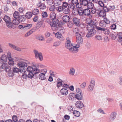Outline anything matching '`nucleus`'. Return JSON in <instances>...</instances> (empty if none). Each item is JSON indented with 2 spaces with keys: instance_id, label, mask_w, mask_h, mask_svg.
<instances>
[{
  "instance_id": "21",
  "label": "nucleus",
  "mask_w": 122,
  "mask_h": 122,
  "mask_svg": "<svg viewBox=\"0 0 122 122\" xmlns=\"http://www.w3.org/2000/svg\"><path fill=\"white\" fill-rule=\"evenodd\" d=\"M62 19L64 22L66 23L70 21V18L69 16L67 15H65L63 17Z\"/></svg>"
},
{
  "instance_id": "63",
  "label": "nucleus",
  "mask_w": 122,
  "mask_h": 122,
  "mask_svg": "<svg viewBox=\"0 0 122 122\" xmlns=\"http://www.w3.org/2000/svg\"><path fill=\"white\" fill-rule=\"evenodd\" d=\"M25 8L23 7H20L19 9V11L21 13H23L25 11Z\"/></svg>"
},
{
  "instance_id": "34",
  "label": "nucleus",
  "mask_w": 122,
  "mask_h": 122,
  "mask_svg": "<svg viewBox=\"0 0 122 122\" xmlns=\"http://www.w3.org/2000/svg\"><path fill=\"white\" fill-rule=\"evenodd\" d=\"M0 58L1 60L5 62L7 60V57L5 54L2 55Z\"/></svg>"
},
{
  "instance_id": "1",
  "label": "nucleus",
  "mask_w": 122,
  "mask_h": 122,
  "mask_svg": "<svg viewBox=\"0 0 122 122\" xmlns=\"http://www.w3.org/2000/svg\"><path fill=\"white\" fill-rule=\"evenodd\" d=\"M30 63V62L27 61H21L17 64V65L20 68H25L27 67L28 65Z\"/></svg>"
},
{
  "instance_id": "39",
  "label": "nucleus",
  "mask_w": 122,
  "mask_h": 122,
  "mask_svg": "<svg viewBox=\"0 0 122 122\" xmlns=\"http://www.w3.org/2000/svg\"><path fill=\"white\" fill-rule=\"evenodd\" d=\"M82 4L84 6H87L88 2L87 0H80Z\"/></svg>"
},
{
  "instance_id": "52",
  "label": "nucleus",
  "mask_w": 122,
  "mask_h": 122,
  "mask_svg": "<svg viewBox=\"0 0 122 122\" xmlns=\"http://www.w3.org/2000/svg\"><path fill=\"white\" fill-rule=\"evenodd\" d=\"M7 65L6 63H3L1 65L0 68L2 69H5L7 67Z\"/></svg>"
},
{
  "instance_id": "31",
  "label": "nucleus",
  "mask_w": 122,
  "mask_h": 122,
  "mask_svg": "<svg viewBox=\"0 0 122 122\" xmlns=\"http://www.w3.org/2000/svg\"><path fill=\"white\" fill-rule=\"evenodd\" d=\"M3 20L6 22V23L10 21V18L7 15H5L4 16Z\"/></svg>"
},
{
  "instance_id": "41",
  "label": "nucleus",
  "mask_w": 122,
  "mask_h": 122,
  "mask_svg": "<svg viewBox=\"0 0 122 122\" xmlns=\"http://www.w3.org/2000/svg\"><path fill=\"white\" fill-rule=\"evenodd\" d=\"M99 15L100 16L104 17L106 16V12L103 11H101L100 12Z\"/></svg>"
},
{
  "instance_id": "24",
  "label": "nucleus",
  "mask_w": 122,
  "mask_h": 122,
  "mask_svg": "<svg viewBox=\"0 0 122 122\" xmlns=\"http://www.w3.org/2000/svg\"><path fill=\"white\" fill-rule=\"evenodd\" d=\"M32 24H28L25 25L23 27V30H28L30 28L32 27Z\"/></svg>"
},
{
  "instance_id": "23",
  "label": "nucleus",
  "mask_w": 122,
  "mask_h": 122,
  "mask_svg": "<svg viewBox=\"0 0 122 122\" xmlns=\"http://www.w3.org/2000/svg\"><path fill=\"white\" fill-rule=\"evenodd\" d=\"M75 69L73 68H71L69 72V75L71 76H73L75 74Z\"/></svg>"
},
{
  "instance_id": "7",
  "label": "nucleus",
  "mask_w": 122,
  "mask_h": 122,
  "mask_svg": "<svg viewBox=\"0 0 122 122\" xmlns=\"http://www.w3.org/2000/svg\"><path fill=\"white\" fill-rule=\"evenodd\" d=\"M95 81L94 80H92L90 83L87 88L88 90L89 91H92L93 90L95 86Z\"/></svg>"
},
{
  "instance_id": "2",
  "label": "nucleus",
  "mask_w": 122,
  "mask_h": 122,
  "mask_svg": "<svg viewBox=\"0 0 122 122\" xmlns=\"http://www.w3.org/2000/svg\"><path fill=\"white\" fill-rule=\"evenodd\" d=\"M27 69L28 72H35L36 74L39 73L40 72V70L35 66H33L32 67L28 66Z\"/></svg>"
},
{
  "instance_id": "37",
  "label": "nucleus",
  "mask_w": 122,
  "mask_h": 122,
  "mask_svg": "<svg viewBox=\"0 0 122 122\" xmlns=\"http://www.w3.org/2000/svg\"><path fill=\"white\" fill-rule=\"evenodd\" d=\"M63 12L65 14H67L70 12V10L68 8H66L63 9Z\"/></svg>"
},
{
  "instance_id": "33",
  "label": "nucleus",
  "mask_w": 122,
  "mask_h": 122,
  "mask_svg": "<svg viewBox=\"0 0 122 122\" xmlns=\"http://www.w3.org/2000/svg\"><path fill=\"white\" fill-rule=\"evenodd\" d=\"M39 79L42 80H44L46 79L45 75L43 73H41L39 76Z\"/></svg>"
},
{
  "instance_id": "10",
  "label": "nucleus",
  "mask_w": 122,
  "mask_h": 122,
  "mask_svg": "<svg viewBox=\"0 0 122 122\" xmlns=\"http://www.w3.org/2000/svg\"><path fill=\"white\" fill-rule=\"evenodd\" d=\"M73 21L74 24L76 26H78L80 25V27H82L81 25H83L82 24L79 25L80 21L79 19L76 17H75L73 19Z\"/></svg>"
},
{
  "instance_id": "17",
  "label": "nucleus",
  "mask_w": 122,
  "mask_h": 122,
  "mask_svg": "<svg viewBox=\"0 0 122 122\" xmlns=\"http://www.w3.org/2000/svg\"><path fill=\"white\" fill-rule=\"evenodd\" d=\"M95 25H94L93 24L90 25H87V30L88 31L95 30H94L95 26Z\"/></svg>"
},
{
  "instance_id": "64",
  "label": "nucleus",
  "mask_w": 122,
  "mask_h": 122,
  "mask_svg": "<svg viewBox=\"0 0 122 122\" xmlns=\"http://www.w3.org/2000/svg\"><path fill=\"white\" fill-rule=\"evenodd\" d=\"M47 3L48 5H51L53 2V0H47Z\"/></svg>"
},
{
  "instance_id": "20",
  "label": "nucleus",
  "mask_w": 122,
  "mask_h": 122,
  "mask_svg": "<svg viewBox=\"0 0 122 122\" xmlns=\"http://www.w3.org/2000/svg\"><path fill=\"white\" fill-rule=\"evenodd\" d=\"M55 35L56 37V38L59 39L61 40H63V38L61 34L60 33H59V32H57L55 34Z\"/></svg>"
},
{
  "instance_id": "18",
  "label": "nucleus",
  "mask_w": 122,
  "mask_h": 122,
  "mask_svg": "<svg viewBox=\"0 0 122 122\" xmlns=\"http://www.w3.org/2000/svg\"><path fill=\"white\" fill-rule=\"evenodd\" d=\"M86 23L88 24V25H91L93 24L94 25H95L96 23L91 19L90 18L87 19L86 20Z\"/></svg>"
},
{
  "instance_id": "61",
  "label": "nucleus",
  "mask_w": 122,
  "mask_h": 122,
  "mask_svg": "<svg viewBox=\"0 0 122 122\" xmlns=\"http://www.w3.org/2000/svg\"><path fill=\"white\" fill-rule=\"evenodd\" d=\"M74 15H76L78 14V10L76 9H73L72 11Z\"/></svg>"
},
{
  "instance_id": "54",
  "label": "nucleus",
  "mask_w": 122,
  "mask_h": 122,
  "mask_svg": "<svg viewBox=\"0 0 122 122\" xmlns=\"http://www.w3.org/2000/svg\"><path fill=\"white\" fill-rule=\"evenodd\" d=\"M37 39L40 41H42L45 40L44 37L41 35H40L37 37Z\"/></svg>"
},
{
  "instance_id": "19",
  "label": "nucleus",
  "mask_w": 122,
  "mask_h": 122,
  "mask_svg": "<svg viewBox=\"0 0 122 122\" xmlns=\"http://www.w3.org/2000/svg\"><path fill=\"white\" fill-rule=\"evenodd\" d=\"M64 83V81H63L59 78H58L57 79L56 86L58 88L62 86L63 85V84Z\"/></svg>"
},
{
  "instance_id": "59",
  "label": "nucleus",
  "mask_w": 122,
  "mask_h": 122,
  "mask_svg": "<svg viewBox=\"0 0 122 122\" xmlns=\"http://www.w3.org/2000/svg\"><path fill=\"white\" fill-rule=\"evenodd\" d=\"M60 43L59 41H56L53 44V46H57L60 44Z\"/></svg>"
},
{
  "instance_id": "28",
  "label": "nucleus",
  "mask_w": 122,
  "mask_h": 122,
  "mask_svg": "<svg viewBox=\"0 0 122 122\" xmlns=\"http://www.w3.org/2000/svg\"><path fill=\"white\" fill-rule=\"evenodd\" d=\"M76 97V95L74 93H70L69 94L68 98L70 100H73Z\"/></svg>"
},
{
  "instance_id": "45",
  "label": "nucleus",
  "mask_w": 122,
  "mask_h": 122,
  "mask_svg": "<svg viewBox=\"0 0 122 122\" xmlns=\"http://www.w3.org/2000/svg\"><path fill=\"white\" fill-rule=\"evenodd\" d=\"M8 59L9 61L8 62L9 64L10 65H13L14 64V61H13V58H11Z\"/></svg>"
},
{
  "instance_id": "57",
  "label": "nucleus",
  "mask_w": 122,
  "mask_h": 122,
  "mask_svg": "<svg viewBox=\"0 0 122 122\" xmlns=\"http://www.w3.org/2000/svg\"><path fill=\"white\" fill-rule=\"evenodd\" d=\"M76 7L77 8H81L82 7V5L81 2H78L76 5Z\"/></svg>"
},
{
  "instance_id": "6",
  "label": "nucleus",
  "mask_w": 122,
  "mask_h": 122,
  "mask_svg": "<svg viewBox=\"0 0 122 122\" xmlns=\"http://www.w3.org/2000/svg\"><path fill=\"white\" fill-rule=\"evenodd\" d=\"M67 41L66 42L65 46L66 48L69 49V51L71 49L72 45L71 44L69 38H66Z\"/></svg>"
},
{
  "instance_id": "22",
  "label": "nucleus",
  "mask_w": 122,
  "mask_h": 122,
  "mask_svg": "<svg viewBox=\"0 0 122 122\" xmlns=\"http://www.w3.org/2000/svg\"><path fill=\"white\" fill-rule=\"evenodd\" d=\"M116 112H114L112 113L110 116V119L111 120H114L116 117Z\"/></svg>"
},
{
  "instance_id": "4",
  "label": "nucleus",
  "mask_w": 122,
  "mask_h": 122,
  "mask_svg": "<svg viewBox=\"0 0 122 122\" xmlns=\"http://www.w3.org/2000/svg\"><path fill=\"white\" fill-rule=\"evenodd\" d=\"M96 28L97 30L103 31V33L106 35H108L110 32L109 29L103 28L98 26H96Z\"/></svg>"
},
{
  "instance_id": "16",
  "label": "nucleus",
  "mask_w": 122,
  "mask_h": 122,
  "mask_svg": "<svg viewBox=\"0 0 122 122\" xmlns=\"http://www.w3.org/2000/svg\"><path fill=\"white\" fill-rule=\"evenodd\" d=\"M7 26L10 28L14 29L16 27V26L14 25L13 23L9 22L6 23Z\"/></svg>"
},
{
  "instance_id": "35",
  "label": "nucleus",
  "mask_w": 122,
  "mask_h": 122,
  "mask_svg": "<svg viewBox=\"0 0 122 122\" xmlns=\"http://www.w3.org/2000/svg\"><path fill=\"white\" fill-rule=\"evenodd\" d=\"M32 14L31 12H28L26 14L25 17L28 19H30L32 16Z\"/></svg>"
},
{
  "instance_id": "3",
  "label": "nucleus",
  "mask_w": 122,
  "mask_h": 122,
  "mask_svg": "<svg viewBox=\"0 0 122 122\" xmlns=\"http://www.w3.org/2000/svg\"><path fill=\"white\" fill-rule=\"evenodd\" d=\"M34 53L35 57L36 59L39 58V60L42 61L43 59V57L42 53L39 52L36 50H34Z\"/></svg>"
},
{
  "instance_id": "47",
  "label": "nucleus",
  "mask_w": 122,
  "mask_h": 122,
  "mask_svg": "<svg viewBox=\"0 0 122 122\" xmlns=\"http://www.w3.org/2000/svg\"><path fill=\"white\" fill-rule=\"evenodd\" d=\"M75 97L78 100H81L82 99V96L81 94H76Z\"/></svg>"
},
{
  "instance_id": "36",
  "label": "nucleus",
  "mask_w": 122,
  "mask_h": 122,
  "mask_svg": "<svg viewBox=\"0 0 122 122\" xmlns=\"http://www.w3.org/2000/svg\"><path fill=\"white\" fill-rule=\"evenodd\" d=\"M24 16L23 15H20L18 19L19 21H20L21 22H23L24 21L25 19L24 18Z\"/></svg>"
},
{
  "instance_id": "48",
  "label": "nucleus",
  "mask_w": 122,
  "mask_h": 122,
  "mask_svg": "<svg viewBox=\"0 0 122 122\" xmlns=\"http://www.w3.org/2000/svg\"><path fill=\"white\" fill-rule=\"evenodd\" d=\"M95 38L97 40L100 41L102 40V37L101 36L96 35L95 36Z\"/></svg>"
},
{
  "instance_id": "56",
  "label": "nucleus",
  "mask_w": 122,
  "mask_h": 122,
  "mask_svg": "<svg viewBox=\"0 0 122 122\" xmlns=\"http://www.w3.org/2000/svg\"><path fill=\"white\" fill-rule=\"evenodd\" d=\"M42 15L43 18L47 17L48 16L46 12H43L42 13Z\"/></svg>"
},
{
  "instance_id": "14",
  "label": "nucleus",
  "mask_w": 122,
  "mask_h": 122,
  "mask_svg": "<svg viewBox=\"0 0 122 122\" xmlns=\"http://www.w3.org/2000/svg\"><path fill=\"white\" fill-rule=\"evenodd\" d=\"M9 45L10 47L15 50L19 51H21V49L20 48L12 44L9 43Z\"/></svg>"
},
{
  "instance_id": "40",
  "label": "nucleus",
  "mask_w": 122,
  "mask_h": 122,
  "mask_svg": "<svg viewBox=\"0 0 122 122\" xmlns=\"http://www.w3.org/2000/svg\"><path fill=\"white\" fill-rule=\"evenodd\" d=\"M118 37L119 38L118 41L119 42L122 41V33H119L118 34Z\"/></svg>"
},
{
  "instance_id": "38",
  "label": "nucleus",
  "mask_w": 122,
  "mask_h": 122,
  "mask_svg": "<svg viewBox=\"0 0 122 122\" xmlns=\"http://www.w3.org/2000/svg\"><path fill=\"white\" fill-rule=\"evenodd\" d=\"M78 14L80 15H82L84 14V10L81 8L78 10Z\"/></svg>"
},
{
  "instance_id": "30",
  "label": "nucleus",
  "mask_w": 122,
  "mask_h": 122,
  "mask_svg": "<svg viewBox=\"0 0 122 122\" xmlns=\"http://www.w3.org/2000/svg\"><path fill=\"white\" fill-rule=\"evenodd\" d=\"M90 11L88 9H85L84 10V14L85 15H89L90 14Z\"/></svg>"
},
{
  "instance_id": "9",
  "label": "nucleus",
  "mask_w": 122,
  "mask_h": 122,
  "mask_svg": "<svg viewBox=\"0 0 122 122\" xmlns=\"http://www.w3.org/2000/svg\"><path fill=\"white\" fill-rule=\"evenodd\" d=\"M80 47L79 45H76L75 46H72L71 49L69 51L73 52H76L78 51V48Z\"/></svg>"
},
{
  "instance_id": "25",
  "label": "nucleus",
  "mask_w": 122,
  "mask_h": 122,
  "mask_svg": "<svg viewBox=\"0 0 122 122\" xmlns=\"http://www.w3.org/2000/svg\"><path fill=\"white\" fill-rule=\"evenodd\" d=\"M58 22V20H57L56 21L52 20L51 22H50V25L51 27L57 26Z\"/></svg>"
},
{
  "instance_id": "12",
  "label": "nucleus",
  "mask_w": 122,
  "mask_h": 122,
  "mask_svg": "<svg viewBox=\"0 0 122 122\" xmlns=\"http://www.w3.org/2000/svg\"><path fill=\"white\" fill-rule=\"evenodd\" d=\"M60 91L61 94L64 96H66L68 94V90L66 88H62Z\"/></svg>"
},
{
  "instance_id": "44",
  "label": "nucleus",
  "mask_w": 122,
  "mask_h": 122,
  "mask_svg": "<svg viewBox=\"0 0 122 122\" xmlns=\"http://www.w3.org/2000/svg\"><path fill=\"white\" fill-rule=\"evenodd\" d=\"M43 23L41 22H39L36 25V29H38L41 27L43 25Z\"/></svg>"
},
{
  "instance_id": "32",
  "label": "nucleus",
  "mask_w": 122,
  "mask_h": 122,
  "mask_svg": "<svg viewBox=\"0 0 122 122\" xmlns=\"http://www.w3.org/2000/svg\"><path fill=\"white\" fill-rule=\"evenodd\" d=\"M20 22L18 19L14 18L13 21V23L16 26V25H18Z\"/></svg>"
},
{
  "instance_id": "13",
  "label": "nucleus",
  "mask_w": 122,
  "mask_h": 122,
  "mask_svg": "<svg viewBox=\"0 0 122 122\" xmlns=\"http://www.w3.org/2000/svg\"><path fill=\"white\" fill-rule=\"evenodd\" d=\"M75 105L76 107L80 108H82L84 106L83 103L80 101H77L76 102Z\"/></svg>"
},
{
  "instance_id": "53",
  "label": "nucleus",
  "mask_w": 122,
  "mask_h": 122,
  "mask_svg": "<svg viewBox=\"0 0 122 122\" xmlns=\"http://www.w3.org/2000/svg\"><path fill=\"white\" fill-rule=\"evenodd\" d=\"M68 4L67 3L64 2H63L62 6L63 8H68Z\"/></svg>"
},
{
  "instance_id": "42",
  "label": "nucleus",
  "mask_w": 122,
  "mask_h": 122,
  "mask_svg": "<svg viewBox=\"0 0 122 122\" xmlns=\"http://www.w3.org/2000/svg\"><path fill=\"white\" fill-rule=\"evenodd\" d=\"M87 6L88 9H90L94 7L93 4L92 2H88Z\"/></svg>"
},
{
  "instance_id": "55",
  "label": "nucleus",
  "mask_w": 122,
  "mask_h": 122,
  "mask_svg": "<svg viewBox=\"0 0 122 122\" xmlns=\"http://www.w3.org/2000/svg\"><path fill=\"white\" fill-rule=\"evenodd\" d=\"M19 69L16 67H14L13 69V71L14 73H17L18 72Z\"/></svg>"
},
{
  "instance_id": "58",
  "label": "nucleus",
  "mask_w": 122,
  "mask_h": 122,
  "mask_svg": "<svg viewBox=\"0 0 122 122\" xmlns=\"http://www.w3.org/2000/svg\"><path fill=\"white\" fill-rule=\"evenodd\" d=\"M29 73L28 75V77L30 78H32L34 76V75L32 72H29Z\"/></svg>"
},
{
  "instance_id": "29",
  "label": "nucleus",
  "mask_w": 122,
  "mask_h": 122,
  "mask_svg": "<svg viewBox=\"0 0 122 122\" xmlns=\"http://www.w3.org/2000/svg\"><path fill=\"white\" fill-rule=\"evenodd\" d=\"M20 16V14L19 12L15 11L14 13L13 16L14 18L18 19Z\"/></svg>"
},
{
  "instance_id": "8",
  "label": "nucleus",
  "mask_w": 122,
  "mask_h": 122,
  "mask_svg": "<svg viewBox=\"0 0 122 122\" xmlns=\"http://www.w3.org/2000/svg\"><path fill=\"white\" fill-rule=\"evenodd\" d=\"M73 32L75 34L76 36L77 35H80L81 34H82V36L84 35V33L82 31H80L77 28L73 29Z\"/></svg>"
},
{
  "instance_id": "5",
  "label": "nucleus",
  "mask_w": 122,
  "mask_h": 122,
  "mask_svg": "<svg viewBox=\"0 0 122 122\" xmlns=\"http://www.w3.org/2000/svg\"><path fill=\"white\" fill-rule=\"evenodd\" d=\"M84 36V35L82 36V34H81L76 36V41L77 43L78 44V45L81 44L82 43L83 40L81 36Z\"/></svg>"
},
{
  "instance_id": "51",
  "label": "nucleus",
  "mask_w": 122,
  "mask_h": 122,
  "mask_svg": "<svg viewBox=\"0 0 122 122\" xmlns=\"http://www.w3.org/2000/svg\"><path fill=\"white\" fill-rule=\"evenodd\" d=\"M76 94H81V91L80 88L78 87L76 89Z\"/></svg>"
},
{
  "instance_id": "11",
  "label": "nucleus",
  "mask_w": 122,
  "mask_h": 122,
  "mask_svg": "<svg viewBox=\"0 0 122 122\" xmlns=\"http://www.w3.org/2000/svg\"><path fill=\"white\" fill-rule=\"evenodd\" d=\"M37 6L40 9H46V6L44 3H42L41 1H39L37 4Z\"/></svg>"
},
{
  "instance_id": "15",
  "label": "nucleus",
  "mask_w": 122,
  "mask_h": 122,
  "mask_svg": "<svg viewBox=\"0 0 122 122\" xmlns=\"http://www.w3.org/2000/svg\"><path fill=\"white\" fill-rule=\"evenodd\" d=\"M95 33V30L88 31L86 36L88 38L90 37L93 36Z\"/></svg>"
},
{
  "instance_id": "60",
  "label": "nucleus",
  "mask_w": 122,
  "mask_h": 122,
  "mask_svg": "<svg viewBox=\"0 0 122 122\" xmlns=\"http://www.w3.org/2000/svg\"><path fill=\"white\" fill-rule=\"evenodd\" d=\"M55 9L56 8L55 6L53 5L50 7L49 10L51 11H53L55 10Z\"/></svg>"
},
{
  "instance_id": "62",
  "label": "nucleus",
  "mask_w": 122,
  "mask_h": 122,
  "mask_svg": "<svg viewBox=\"0 0 122 122\" xmlns=\"http://www.w3.org/2000/svg\"><path fill=\"white\" fill-rule=\"evenodd\" d=\"M86 85V83L85 82H84L82 83L80 85V87L82 88H84Z\"/></svg>"
},
{
  "instance_id": "46",
  "label": "nucleus",
  "mask_w": 122,
  "mask_h": 122,
  "mask_svg": "<svg viewBox=\"0 0 122 122\" xmlns=\"http://www.w3.org/2000/svg\"><path fill=\"white\" fill-rule=\"evenodd\" d=\"M54 2L55 5L56 6L60 5L61 3V1L60 0H55Z\"/></svg>"
},
{
  "instance_id": "27",
  "label": "nucleus",
  "mask_w": 122,
  "mask_h": 122,
  "mask_svg": "<svg viewBox=\"0 0 122 122\" xmlns=\"http://www.w3.org/2000/svg\"><path fill=\"white\" fill-rule=\"evenodd\" d=\"M39 11L38 9L37 8H34L32 10V13L34 15H36L39 14Z\"/></svg>"
},
{
  "instance_id": "26",
  "label": "nucleus",
  "mask_w": 122,
  "mask_h": 122,
  "mask_svg": "<svg viewBox=\"0 0 122 122\" xmlns=\"http://www.w3.org/2000/svg\"><path fill=\"white\" fill-rule=\"evenodd\" d=\"M56 15L54 12H52L50 13V18L51 20L55 19L56 18Z\"/></svg>"
},
{
  "instance_id": "43",
  "label": "nucleus",
  "mask_w": 122,
  "mask_h": 122,
  "mask_svg": "<svg viewBox=\"0 0 122 122\" xmlns=\"http://www.w3.org/2000/svg\"><path fill=\"white\" fill-rule=\"evenodd\" d=\"M73 114L75 116L77 117H79L80 114L79 111L76 110L74 111L73 112Z\"/></svg>"
},
{
  "instance_id": "49",
  "label": "nucleus",
  "mask_w": 122,
  "mask_h": 122,
  "mask_svg": "<svg viewBox=\"0 0 122 122\" xmlns=\"http://www.w3.org/2000/svg\"><path fill=\"white\" fill-rule=\"evenodd\" d=\"M100 25L102 27H105L106 26V24L103 20L101 21L99 23Z\"/></svg>"
},
{
  "instance_id": "50",
  "label": "nucleus",
  "mask_w": 122,
  "mask_h": 122,
  "mask_svg": "<svg viewBox=\"0 0 122 122\" xmlns=\"http://www.w3.org/2000/svg\"><path fill=\"white\" fill-rule=\"evenodd\" d=\"M63 8L61 6H58L56 8V10L58 11L61 12L63 11Z\"/></svg>"
}]
</instances>
